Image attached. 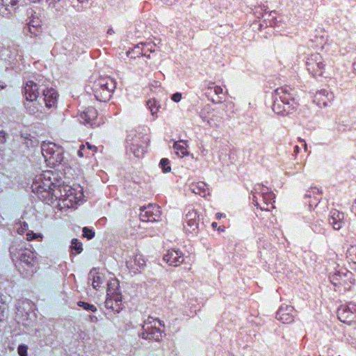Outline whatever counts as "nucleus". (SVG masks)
Wrapping results in <instances>:
<instances>
[{"mask_svg": "<svg viewBox=\"0 0 356 356\" xmlns=\"http://www.w3.org/2000/svg\"><path fill=\"white\" fill-rule=\"evenodd\" d=\"M197 214L196 211H188L186 214L185 220H188V219H197Z\"/></svg>", "mask_w": 356, "mask_h": 356, "instance_id": "35", "label": "nucleus"}, {"mask_svg": "<svg viewBox=\"0 0 356 356\" xmlns=\"http://www.w3.org/2000/svg\"><path fill=\"white\" fill-rule=\"evenodd\" d=\"M80 3H86L88 2L89 0H78Z\"/></svg>", "mask_w": 356, "mask_h": 356, "instance_id": "49", "label": "nucleus"}, {"mask_svg": "<svg viewBox=\"0 0 356 356\" xmlns=\"http://www.w3.org/2000/svg\"><path fill=\"white\" fill-rule=\"evenodd\" d=\"M273 98H277L283 104H287L292 107L293 110L296 109L298 103L296 102L294 91L288 87L280 88L275 90Z\"/></svg>", "mask_w": 356, "mask_h": 356, "instance_id": "3", "label": "nucleus"}, {"mask_svg": "<svg viewBox=\"0 0 356 356\" xmlns=\"http://www.w3.org/2000/svg\"><path fill=\"white\" fill-rule=\"evenodd\" d=\"M42 96L40 98H42L47 108L54 106L56 104L58 98V94L56 91L53 88H45L44 86L42 90Z\"/></svg>", "mask_w": 356, "mask_h": 356, "instance_id": "8", "label": "nucleus"}, {"mask_svg": "<svg viewBox=\"0 0 356 356\" xmlns=\"http://www.w3.org/2000/svg\"><path fill=\"white\" fill-rule=\"evenodd\" d=\"M145 265V261L141 255H136L134 259L127 261V266L134 271L139 269Z\"/></svg>", "mask_w": 356, "mask_h": 356, "instance_id": "17", "label": "nucleus"}, {"mask_svg": "<svg viewBox=\"0 0 356 356\" xmlns=\"http://www.w3.org/2000/svg\"><path fill=\"white\" fill-rule=\"evenodd\" d=\"M339 318L341 321L350 325L354 322L355 314L350 311H347L343 309H340L339 312Z\"/></svg>", "mask_w": 356, "mask_h": 356, "instance_id": "20", "label": "nucleus"}, {"mask_svg": "<svg viewBox=\"0 0 356 356\" xmlns=\"http://www.w3.org/2000/svg\"><path fill=\"white\" fill-rule=\"evenodd\" d=\"M159 165L164 172H168L171 170L170 161L168 159H162L160 161Z\"/></svg>", "mask_w": 356, "mask_h": 356, "instance_id": "26", "label": "nucleus"}, {"mask_svg": "<svg viewBox=\"0 0 356 356\" xmlns=\"http://www.w3.org/2000/svg\"><path fill=\"white\" fill-rule=\"evenodd\" d=\"M343 218L344 215L343 213H341L339 211L334 209L330 212L329 223L333 227L334 229L339 230L344 224L343 221Z\"/></svg>", "mask_w": 356, "mask_h": 356, "instance_id": "10", "label": "nucleus"}, {"mask_svg": "<svg viewBox=\"0 0 356 356\" xmlns=\"http://www.w3.org/2000/svg\"><path fill=\"white\" fill-rule=\"evenodd\" d=\"M300 140L301 142H303V143H304V148H305V151H307V144H306L305 141L304 140H302V139H300Z\"/></svg>", "mask_w": 356, "mask_h": 356, "instance_id": "47", "label": "nucleus"}, {"mask_svg": "<svg viewBox=\"0 0 356 356\" xmlns=\"http://www.w3.org/2000/svg\"><path fill=\"white\" fill-rule=\"evenodd\" d=\"M19 0H0V14L3 16L12 15L17 8Z\"/></svg>", "mask_w": 356, "mask_h": 356, "instance_id": "9", "label": "nucleus"}, {"mask_svg": "<svg viewBox=\"0 0 356 356\" xmlns=\"http://www.w3.org/2000/svg\"><path fill=\"white\" fill-rule=\"evenodd\" d=\"M214 92L216 95H220L222 93V88L220 86H215L214 87Z\"/></svg>", "mask_w": 356, "mask_h": 356, "instance_id": "39", "label": "nucleus"}, {"mask_svg": "<svg viewBox=\"0 0 356 356\" xmlns=\"http://www.w3.org/2000/svg\"><path fill=\"white\" fill-rule=\"evenodd\" d=\"M255 193H260L261 194V191H264V192H269L268 191V188L264 186H261L259 184L255 186V188H254Z\"/></svg>", "mask_w": 356, "mask_h": 356, "instance_id": "36", "label": "nucleus"}, {"mask_svg": "<svg viewBox=\"0 0 356 356\" xmlns=\"http://www.w3.org/2000/svg\"><path fill=\"white\" fill-rule=\"evenodd\" d=\"M190 189L195 194L200 195L203 197H206L207 195H209V188L207 184L203 181L192 183L190 185Z\"/></svg>", "mask_w": 356, "mask_h": 356, "instance_id": "13", "label": "nucleus"}, {"mask_svg": "<svg viewBox=\"0 0 356 356\" xmlns=\"http://www.w3.org/2000/svg\"><path fill=\"white\" fill-rule=\"evenodd\" d=\"M299 149H299V147H298V146H297V145H296V146H295V147H294V153H295V154H298V153H299Z\"/></svg>", "mask_w": 356, "mask_h": 356, "instance_id": "45", "label": "nucleus"}, {"mask_svg": "<svg viewBox=\"0 0 356 356\" xmlns=\"http://www.w3.org/2000/svg\"><path fill=\"white\" fill-rule=\"evenodd\" d=\"M140 218L145 222H154L161 220L160 209L156 205L149 204L140 208Z\"/></svg>", "mask_w": 356, "mask_h": 356, "instance_id": "4", "label": "nucleus"}, {"mask_svg": "<svg viewBox=\"0 0 356 356\" xmlns=\"http://www.w3.org/2000/svg\"><path fill=\"white\" fill-rule=\"evenodd\" d=\"M252 200L256 203L255 204H256L257 206H258V202H257V197H256V196H255V195H253Z\"/></svg>", "mask_w": 356, "mask_h": 356, "instance_id": "48", "label": "nucleus"}, {"mask_svg": "<svg viewBox=\"0 0 356 356\" xmlns=\"http://www.w3.org/2000/svg\"><path fill=\"white\" fill-rule=\"evenodd\" d=\"M216 226H217V223H216V222H213L212 223V227H216Z\"/></svg>", "mask_w": 356, "mask_h": 356, "instance_id": "51", "label": "nucleus"}, {"mask_svg": "<svg viewBox=\"0 0 356 356\" xmlns=\"http://www.w3.org/2000/svg\"><path fill=\"white\" fill-rule=\"evenodd\" d=\"M114 33H115V32H114V31H113V29L110 28V29H108V31H107V33H108V34H109V35H112V34H113Z\"/></svg>", "mask_w": 356, "mask_h": 356, "instance_id": "46", "label": "nucleus"}, {"mask_svg": "<svg viewBox=\"0 0 356 356\" xmlns=\"http://www.w3.org/2000/svg\"><path fill=\"white\" fill-rule=\"evenodd\" d=\"M87 147H88V149H90L94 152H96V150H97V147L95 146L91 145L88 143H87Z\"/></svg>", "mask_w": 356, "mask_h": 356, "instance_id": "43", "label": "nucleus"}, {"mask_svg": "<svg viewBox=\"0 0 356 356\" xmlns=\"http://www.w3.org/2000/svg\"><path fill=\"white\" fill-rule=\"evenodd\" d=\"M97 113L94 108H88L86 111L83 112L80 117L87 124H90L91 126L95 124L94 120L97 118Z\"/></svg>", "mask_w": 356, "mask_h": 356, "instance_id": "16", "label": "nucleus"}, {"mask_svg": "<svg viewBox=\"0 0 356 356\" xmlns=\"http://www.w3.org/2000/svg\"><path fill=\"white\" fill-rule=\"evenodd\" d=\"M19 259L21 262L27 266H33L36 262L35 253L27 249L22 251L19 254Z\"/></svg>", "mask_w": 356, "mask_h": 356, "instance_id": "15", "label": "nucleus"}, {"mask_svg": "<svg viewBox=\"0 0 356 356\" xmlns=\"http://www.w3.org/2000/svg\"><path fill=\"white\" fill-rule=\"evenodd\" d=\"M30 1L32 2H37V1H39L40 0H30Z\"/></svg>", "mask_w": 356, "mask_h": 356, "instance_id": "52", "label": "nucleus"}, {"mask_svg": "<svg viewBox=\"0 0 356 356\" xmlns=\"http://www.w3.org/2000/svg\"><path fill=\"white\" fill-rule=\"evenodd\" d=\"M273 111L281 115L289 114L292 113L293 109L290 106L283 104L282 102L277 98H274V102L272 106Z\"/></svg>", "mask_w": 356, "mask_h": 356, "instance_id": "14", "label": "nucleus"}, {"mask_svg": "<svg viewBox=\"0 0 356 356\" xmlns=\"http://www.w3.org/2000/svg\"><path fill=\"white\" fill-rule=\"evenodd\" d=\"M332 93L329 92L326 90H321L318 92L315 95V101L317 102V104L321 106H327L329 103L333 99Z\"/></svg>", "mask_w": 356, "mask_h": 356, "instance_id": "12", "label": "nucleus"}, {"mask_svg": "<svg viewBox=\"0 0 356 356\" xmlns=\"http://www.w3.org/2000/svg\"><path fill=\"white\" fill-rule=\"evenodd\" d=\"M130 149L135 156L138 158L143 156L145 151L144 147H138L137 144L134 143L131 144Z\"/></svg>", "mask_w": 356, "mask_h": 356, "instance_id": "23", "label": "nucleus"}, {"mask_svg": "<svg viewBox=\"0 0 356 356\" xmlns=\"http://www.w3.org/2000/svg\"><path fill=\"white\" fill-rule=\"evenodd\" d=\"M309 61L307 62L308 70H312L315 74L318 75H322L325 65L320 60V56L318 54H315L313 56Z\"/></svg>", "mask_w": 356, "mask_h": 356, "instance_id": "11", "label": "nucleus"}, {"mask_svg": "<svg viewBox=\"0 0 356 356\" xmlns=\"http://www.w3.org/2000/svg\"><path fill=\"white\" fill-rule=\"evenodd\" d=\"M25 106L28 112L31 115H35L39 112H42V106L37 102V99L27 100Z\"/></svg>", "mask_w": 356, "mask_h": 356, "instance_id": "18", "label": "nucleus"}, {"mask_svg": "<svg viewBox=\"0 0 356 356\" xmlns=\"http://www.w3.org/2000/svg\"><path fill=\"white\" fill-rule=\"evenodd\" d=\"M89 280L92 281V286L95 289H98L102 283L103 282V277L96 269L90 270L88 277Z\"/></svg>", "mask_w": 356, "mask_h": 356, "instance_id": "19", "label": "nucleus"}, {"mask_svg": "<svg viewBox=\"0 0 356 356\" xmlns=\"http://www.w3.org/2000/svg\"><path fill=\"white\" fill-rule=\"evenodd\" d=\"M180 143H184V144H186L187 141L181 140L179 143H175L173 147L175 150H177L176 154L179 156L181 157L188 155L189 152L186 150V147L184 145L180 144Z\"/></svg>", "mask_w": 356, "mask_h": 356, "instance_id": "22", "label": "nucleus"}, {"mask_svg": "<svg viewBox=\"0 0 356 356\" xmlns=\"http://www.w3.org/2000/svg\"><path fill=\"white\" fill-rule=\"evenodd\" d=\"M42 236L41 234H37L33 233V232H29L26 234V239L28 241H32L33 239H42Z\"/></svg>", "mask_w": 356, "mask_h": 356, "instance_id": "32", "label": "nucleus"}, {"mask_svg": "<svg viewBox=\"0 0 356 356\" xmlns=\"http://www.w3.org/2000/svg\"><path fill=\"white\" fill-rule=\"evenodd\" d=\"M18 353L20 356H27V347L26 346H19L18 347Z\"/></svg>", "mask_w": 356, "mask_h": 356, "instance_id": "34", "label": "nucleus"}, {"mask_svg": "<svg viewBox=\"0 0 356 356\" xmlns=\"http://www.w3.org/2000/svg\"><path fill=\"white\" fill-rule=\"evenodd\" d=\"M71 248L75 250L77 253H80L82 251V244L79 242L77 239H72L71 243Z\"/></svg>", "mask_w": 356, "mask_h": 356, "instance_id": "29", "label": "nucleus"}, {"mask_svg": "<svg viewBox=\"0 0 356 356\" xmlns=\"http://www.w3.org/2000/svg\"><path fill=\"white\" fill-rule=\"evenodd\" d=\"M78 305L88 311H91L93 312L97 311V308L94 305H90V304L85 302L80 301L78 302Z\"/></svg>", "mask_w": 356, "mask_h": 356, "instance_id": "28", "label": "nucleus"}, {"mask_svg": "<svg viewBox=\"0 0 356 356\" xmlns=\"http://www.w3.org/2000/svg\"><path fill=\"white\" fill-rule=\"evenodd\" d=\"M111 294H113V292H112V289L111 287V284H109L108 289V293H107V296H108L109 297H108L106 300V305L107 307L111 306V305L112 304L113 298L111 296Z\"/></svg>", "mask_w": 356, "mask_h": 356, "instance_id": "33", "label": "nucleus"}, {"mask_svg": "<svg viewBox=\"0 0 356 356\" xmlns=\"http://www.w3.org/2000/svg\"><path fill=\"white\" fill-rule=\"evenodd\" d=\"M29 26H32L33 27H37L38 26H39V23L38 22H35V20H32L29 23Z\"/></svg>", "mask_w": 356, "mask_h": 356, "instance_id": "42", "label": "nucleus"}, {"mask_svg": "<svg viewBox=\"0 0 356 356\" xmlns=\"http://www.w3.org/2000/svg\"><path fill=\"white\" fill-rule=\"evenodd\" d=\"M44 85L35 83L33 81H28L24 86V93L26 100L37 99L42 92Z\"/></svg>", "mask_w": 356, "mask_h": 356, "instance_id": "5", "label": "nucleus"}, {"mask_svg": "<svg viewBox=\"0 0 356 356\" xmlns=\"http://www.w3.org/2000/svg\"><path fill=\"white\" fill-rule=\"evenodd\" d=\"M163 326L164 324L159 319L149 318L144 322L142 327L143 332L140 333V336L143 339H152L158 341L160 337H161L160 327Z\"/></svg>", "mask_w": 356, "mask_h": 356, "instance_id": "2", "label": "nucleus"}, {"mask_svg": "<svg viewBox=\"0 0 356 356\" xmlns=\"http://www.w3.org/2000/svg\"><path fill=\"white\" fill-rule=\"evenodd\" d=\"M115 87L116 82L113 79L109 76L101 78L95 83V95L97 99L105 102L110 99Z\"/></svg>", "mask_w": 356, "mask_h": 356, "instance_id": "1", "label": "nucleus"}, {"mask_svg": "<svg viewBox=\"0 0 356 356\" xmlns=\"http://www.w3.org/2000/svg\"><path fill=\"white\" fill-rule=\"evenodd\" d=\"M294 312L295 311L293 307L282 305L277 312L276 318L283 323H291L293 321Z\"/></svg>", "mask_w": 356, "mask_h": 356, "instance_id": "6", "label": "nucleus"}, {"mask_svg": "<svg viewBox=\"0 0 356 356\" xmlns=\"http://www.w3.org/2000/svg\"><path fill=\"white\" fill-rule=\"evenodd\" d=\"M147 105L148 108H149V110L151 111L152 114L153 115H155L158 111V107H159V106H157L156 101L154 99H149L147 102Z\"/></svg>", "mask_w": 356, "mask_h": 356, "instance_id": "27", "label": "nucleus"}, {"mask_svg": "<svg viewBox=\"0 0 356 356\" xmlns=\"http://www.w3.org/2000/svg\"><path fill=\"white\" fill-rule=\"evenodd\" d=\"M74 197V201L76 203H81L84 200V194L83 188L81 186H78L76 188H73L70 191V196Z\"/></svg>", "mask_w": 356, "mask_h": 356, "instance_id": "21", "label": "nucleus"}, {"mask_svg": "<svg viewBox=\"0 0 356 356\" xmlns=\"http://www.w3.org/2000/svg\"><path fill=\"white\" fill-rule=\"evenodd\" d=\"M181 99V94L179 92H176L172 95V100L175 102H179Z\"/></svg>", "mask_w": 356, "mask_h": 356, "instance_id": "38", "label": "nucleus"}, {"mask_svg": "<svg viewBox=\"0 0 356 356\" xmlns=\"http://www.w3.org/2000/svg\"><path fill=\"white\" fill-rule=\"evenodd\" d=\"M28 229V224L26 222H23V227H22V229H18V232L19 234H22L24 230Z\"/></svg>", "mask_w": 356, "mask_h": 356, "instance_id": "40", "label": "nucleus"}, {"mask_svg": "<svg viewBox=\"0 0 356 356\" xmlns=\"http://www.w3.org/2000/svg\"><path fill=\"white\" fill-rule=\"evenodd\" d=\"M95 318L96 319V317H95V316H92V317H91V320H92V321H94V319H95Z\"/></svg>", "mask_w": 356, "mask_h": 356, "instance_id": "53", "label": "nucleus"}, {"mask_svg": "<svg viewBox=\"0 0 356 356\" xmlns=\"http://www.w3.org/2000/svg\"><path fill=\"white\" fill-rule=\"evenodd\" d=\"M0 88H1V89H3V88H4V86H2V85H0Z\"/></svg>", "mask_w": 356, "mask_h": 356, "instance_id": "54", "label": "nucleus"}, {"mask_svg": "<svg viewBox=\"0 0 356 356\" xmlns=\"http://www.w3.org/2000/svg\"><path fill=\"white\" fill-rule=\"evenodd\" d=\"M113 299L115 300V302H120L122 300V297L120 295H115L114 296H112Z\"/></svg>", "mask_w": 356, "mask_h": 356, "instance_id": "41", "label": "nucleus"}, {"mask_svg": "<svg viewBox=\"0 0 356 356\" xmlns=\"http://www.w3.org/2000/svg\"><path fill=\"white\" fill-rule=\"evenodd\" d=\"M87 152H86V147L84 145H81L79 147V149L78 150L77 152V154L79 157H83L84 156V154H86Z\"/></svg>", "mask_w": 356, "mask_h": 356, "instance_id": "37", "label": "nucleus"}, {"mask_svg": "<svg viewBox=\"0 0 356 356\" xmlns=\"http://www.w3.org/2000/svg\"><path fill=\"white\" fill-rule=\"evenodd\" d=\"M305 197H311V193L309 192V193L305 194Z\"/></svg>", "mask_w": 356, "mask_h": 356, "instance_id": "50", "label": "nucleus"}, {"mask_svg": "<svg viewBox=\"0 0 356 356\" xmlns=\"http://www.w3.org/2000/svg\"><path fill=\"white\" fill-rule=\"evenodd\" d=\"M261 209H263L262 208H261ZM265 210H269L268 208H266L264 209Z\"/></svg>", "mask_w": 356, "mask_h": 356, "instance_id": "55", "label": "nucleus"}, {"mask_svg": "<svg viewBox=\"0 0 356 356\" xmlns=\"http://www.w3.org/2000/svg\"><path fill=\"white\" fill-rule=\"evenodd\" d=\"M163 260L170 266H178L184 261V257L180 251L172 250L163 255Z\"/></svg>", "mask_w": 356, "mask_h": 356, "instance_id": "7", "label": "nucleus"}, {"mask_svg": "<svg viewBox=\"0 0 356 356\" xmlns=\"http://www.w3.org/2000/svg\"><path fill=\"white\" fill-rule=\"evenodd\" d=\"M187 225L191 227L189 232H194L197 227V219H188L186 220Z\"/></svg>", "mask_w": 356, "mask_h": 356, "instance_id": "31", "label": "nucleus"}, {"mask_svg": "<svg viewBox=\"0 0 356 356\" xmlns=\"http://www.w3.org/2000/svg\"><path fill=\"white\" fill-rule=\"evenodd\" d=\"M261 195H262V197H263V200H264V202L266 204H268L269 203H271L272 200L273 202H275L274 199L275 197V194L272 191L264 192V191H261Z\"/></svg>", "mask_w": 356, "mask_h": 356, "instance_id": "24", "label": "nucleus"}, {"mask_svg": "<svg viewBox=\"0 0 356 356\" xmlns=\"http://www.w3.org/2000/svg\"><path fill=\"white\" fill-rule=\"evenodd\" d=\"M53 8L55 9L57 15H63L65 13V9L63 8V2L60 0H58L57 2L53 4Z\"/></svg>", "mask_w": 356, "mask_h": 356, "instance_id": "25", "label": "nucleus"}, {"mask_svg": "<svg viewBox=\"0 0 356 356\" xmlns=\"http://www.w3.org/2000/svg\"><path fill=\"white\" fill-rule=\"evenodd\" d=\"M83 235L88 239H91L95 236V232L87 227L83 228Z\"/></svg>", "mask_w": 356, "mask_h": 356, "instance_id": "30", "label": "nucleus"}, {"mask_svg": "<svg viewBox=\"0 0 356 356\" xmlns=\"http://www.w3.org/2000/svg\"><path fill=\"white\" fill-rule=\"evenodd\" d=\"M48 147H49V145H47V144L43 145L42 147V152L47 151L48 150Z\"/></svg>", "mask_w": 356, "mask_h": 356, "instance_id": "44", "label": "nucleus"}]
</instances>
